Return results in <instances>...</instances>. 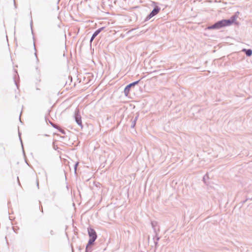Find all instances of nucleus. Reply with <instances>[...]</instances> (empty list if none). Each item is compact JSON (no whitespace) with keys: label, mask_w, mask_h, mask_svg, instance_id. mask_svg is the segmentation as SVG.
<instances>
[{"label":"nucleus","mask_w":252,"mask_h":252,"mask_svg":"<svg viewBox=\"0 0 252 252\" xmlns=\"http://www.w3.org/2000/svg\"><path fill=\"white\" fill-rule=\"evenodd\" d=\"M37 187H38V182H37Z\"/></svg>","instance_id":"20"},{"label":"nucleus","mask_w":252,"mask_h":252,"mask_svg":"<svg viewBox=\"0 0 252 252\" xmlns=\"http://www.w3.org/2000/svg\"><path fill=\"white\" fill-rule=\"evenodd\" d=\"M225 27L223 20L218 21L212 26L208 27V29H219L222 27Z\"/></svg>","instance_id":"2"},{"label":"nucleus","mask_w":252,"mask_h":252,"mask_svg":"<svg viewBox=\"0 0 252 252\" xmlns=\"http://www.w3.org/2000/svg\"><path fill=\"white\" fill-rule=\"evenodd\" d=\"M17 180H18V181L19 184H20V182H19V177H17Z\"/></svg>","instance_id":"19"},{"label":"nucleus","mask_w":252,"mask_h":252,"mask_svg":"<svg viewBox=\"0 0 252 252\" xmlns=\"http://www.w3.org/2000/svg\"><path fill=\"white\" fill-rule=\"evenodd\" d=\"M19 137H20V134L19 132ZM20 139L21 142H22V139H21V137H20ZM21 143L22 144V142H21Z\"/></svg>","instance_id":"18"},{"label":"nucleus","mask_w":252,"mask_h":252,"mask_svg":"<svg viewBox=\"0 0 252 252\" xmlns=\"http://www.w3.org/2000/svg\"><path fill=\"white\" fill-rule=\"evenodd\" d=\"M223 20L224 22L225 26H228L232 24V20H230V19Z\"/></svg>","instance_id":"9"},{"label":"nucleus","mask_w":252,"mask_h":252,"mask_svg":"<svg viewBox=\"0 0 252 252\" xmlns=\"http://www.w3.org/2000/svg\"><path fill=\"white\" fill-rule=\"evenodd\" d=\"M88 232L90 237V239L89 240V245H92L94 244V242L96 239V233L95 230L92 228H88Z\"/></svg>","instance_id":"1"},{"label":"nucleus","mask_w":252,"mask_h":252,"mask_svg":"<svg viewBox=\"0 0 252 252\" xmlns=\"http://www.w3.org/2000/svg\"><path fill=\"white\" fill-rule=\"evenodd\" d=\"M243 52L245 53L246 55L248 57H250L252 55V49H244L242 50Z\"/></svg>","instance_id":"8"},{"label":"nucleus","mask_w":252,"mask_h":252,"mask_svg":"<svg viewBox=\"0 0 252 252\" xmlns=\"http://www.w3.org/2000/svg\"><path fill=\"white\" fill-rule=\"evenodd\" d=\"M58 130H59V131H60L62 133H63V134H65V132H64V131L63 129H62L60 128V127H59V128H58Z\"/></svg>","instance_id":"14"},{"label":"nucleus","mask_w":252,"mask_h":252,"mask_svg":"<svg viewBox=\"0 0 252 252\" xmlns=\"http://www.w3.org/2000/svg\"><path fill=\"white\" fill-rule=\"evenodd\" d=\"M140 80H139L138 81H136L133 83H131L128 84V85H127L125 87L124 92V94L126 96H128L129 91H130V88H132V87L134 86L135 85L138 84L139 83V82H140Z\"/></svg>","instance_id":"4"},{"label":"nucleus","mask_w":252,"mask_h":252,"mask_svg":"<svg viewBox=\"0 0 252 252\" xmlns=\"http://www.w3.org/2000/svg\"><path fill=\"white\" fill-rule=\"evenodd\" d=\"M154 243L155 244V246H156V247H157L158 246V241H156V240H154Z\"/></svg>","instance_id":"17"},{"label":"nucleus","mask_w":252,"mask_h":252,"mask_svg":"<svg viewBox=\"0 0 252 252\" xmlns=\"http://www.w3.org/2000/svg\"><path fill=\"white\" fill-rule=\"evenodd\" d=\"M103 28H99L98 29H97V30H96L93 33L92 37L91 38V39H90V43H91L93 41V40L94 39V38L101 32V31H102V30L103 29Z\"/></svg>","instance_id":"7"},{"label":"nucleus","mask_w":252,"mask_h":252,"mask_svg":"<svg viewBox=\"0 0 252 252\" xmlns=\"http://www.w3.org/2000/svg\"><path fill=\"white\" fill-rule=\"evenodd\" d=\"M151 225H152V227L155 233L157 234H158V233L159 232V228H158V229H157V228H156V226L158 225V222L156 221H152Z\"/></svg>","instance_id":"6"},{"label":"nucleus","mask_w":252,"mask_h":252,"mask_svg":"<svg viewBox=\"0 0 252 252\" xmlns=\"http://www.w3.org/2000/svg\"><path fill=\"white\" fill-rule=\"evenodd\" d=\"M90 245H89V243H88L86 247L85 252H92V249L91 247H90Z\"/></svg>","instance_id":"10"},{"label":"nucleus","mask_w":252,"mask_h":252,"mask_svg":"<svg viewBox=\"0 0 252 252\" xmlns=\"http://www.w3.org/2000/svg\"><path fill=\"white\" fill-rule=\"evenodd\" d=\"M235 19H236L235 16H232L231 17V18L230 19V20H232V23L234 22Z\"/></svg>","instance_id":"15"},{"label":"nucleus","mask_w":252,"mask_h":252,"mask_svg":"<svg viewBox=\"0 0 252 252\" xmlns=\"http://www.w3.org/2000/svg\"><path fill=\"white\" fill-rule=\"evenodd\" d=\"M160 238L158 236V234H155V236L153 238L154 240H156L158 241L159 240Z\"/></svg>","instance_id":"12"},{"label":"nucleus","mask_w":252,"mask_h":252,"mask_svg":"<svg viewBox=\"0 0 252 252\" xmlns=\"http://www.w3.org/2000/svg\"><path fill=\"white\" fill-rule=\"evenodd\" d=\"M74 118L76 123L82 128L83 125L82 123L81 117L79 114V110L77 109H76L75 111Z\"/></svg>","instance_id":"5"},{"label":"nucleus","mask_w":252,"mask_h":252,"mask_svg":"<svg viewBox=\"0 0 252 252\" xmlns=\"http://www.w3.org/2000/svg\"><path fill=\"white\" fill-rule=\"evenodd\" d=\"M137 119H138V116L136 117L135 118V119H134V120L132 121V125L131 126V127H134L135 126V124H136V122Z\"/></svg>","instance_id":"11"},{"label":"nucleus","mask_w":252,"mask_h":252,"mask_svg":"<svg viewBox=\"0 0 252 252\" xmlns=\"http://www.w3.org/2000/svg\"><path fill=\"white\" fill-rule=\"evenodd\" d=\"M160 10V8L158 6H156L151 12L146 17L145 20H149L153 17L156 15L159 12Z\"/></svg>","instance_id":"3"},{"label":"nucleus","mask_w":252,"mask_h":252,"mask_svg":"<svg viewBox=\"0 0 252 252\" xmlns=\"http://www.w3.org/2000/svg\"><path fill=\"white\" fill-rule=\"evenodd\" d=\"M51 124L52 126L54 127V128H57V129L59 128V126H57V125L54 124L52 123H51Z\"/></svg>","instance_id":"13"},{"label":"nucleus","mask_w":252,"mask_h":252,"mask_svg":"<svg viewBox=\"0 0 252 252\" xmlns=\"http://www.w3.org/2000/svg\"><path fill=\"white\" fill-rule=\"evenodd\" d=\"M78 164V163L77 162V163H76L75 164V165H74V170H75V172H76V168H77V166Z\"/></svg>","instance_id":"16"}]
</instances>
